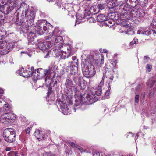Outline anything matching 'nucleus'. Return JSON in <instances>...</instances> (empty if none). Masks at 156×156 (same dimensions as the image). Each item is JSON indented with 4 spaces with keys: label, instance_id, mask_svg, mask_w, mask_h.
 <instances>
[{
    "label": "nucleus",
    "instance_id": "774afa93",
    "mask_svg": "<svg viewBox=\"0 0 156 156\" xmlns=\"http://www.w3.org/2000/svg\"><path fill=\"white\" fill-rule=\"evenodd\" d=\"M127 156H133V155L131 154H128L127 155Z\"/></svg>",
    "mask_w": 156,
    "mask_h": 156
},
{
    "label": "nucleus",
    "instance_id": "ea45409f",
    "mask_svg": "<svg viewBox=\"0 0 156 156\" xmlns=\"http://www.w3.org/2000/svg\"><path fill=\"white\" fill-rule=\"evenodd\" d=\"M138 41V39L136 38H134L133 40L130 43L131 45L134 44L136 43Z\"/></svg>",
    "mask_w": 156,
    "mask_h": 156
},
{
    "label": "nucleus",
    "instance_id": "c03bdc74",
    "mask_svg": "<svg viewBox=\"0 0 156 156\" xmlns=\"http://www.w3.org/2000/svg\"><path fill=\"white\" fill-rule=\"evenodd\" d=\"M139 95H136L135 97V102L137 103H138L139 102Z\"/></svg>",
    "mask_w": 156,
    "mask_h": 156
},
{
    "label": "nucleus",
    "instance_id": "4468645a",
    "mask_svg": "<svg viewBox=\"0 0 156 156\" xmlns=\"http://www.w3.org/2000/svg\"><path fill=\"white\" fill-rule=\"evenodd\" d=\"M45 23L44 21H41L38 24H37L35 27V30L40 35H42L44 33V32L42 30V27Z\"/></svg>",
    "mask_w": 156,
    "mask_h": 156
},
{
    "label": "nucleus",
    "instance_id": "a211bd4d",
    "mask_svg": "<svg viewBox=\"0 0 156 156\" xmlns=\"http://www.w3.org/2000/svg\"><path fill=\"white\" fill-rule=\"evenodd\" d=\"M109 69H108V68H105V76L107 78L109 79V82L112 83V81L113 80L114 76L112 74V73H113L112 71H108V70Z\"/></svg>",
    "mask_w": 156,
    "mask_h": 156
},
{
    "label": "nucleus",
    "instance_id": "49530a36",
    "mask_svg": "<svg viewBox=\"0 0 156 156\" xmlns=\"http://www.w3.org/2000/svg\"><path fill=\"white\" fill-rule=\"evenodd\" d=\"M93 154L94 156H100V155L99 152L97 151H96L94 152Z\"/></svg>",
    "mask_w": 156,
    "mask_h": 156
},
{
    "label": "nucleus",
    "instance_id": "a18cd8bd",
    "mask_svg": "<svg viewBox=\"0 0 156 156\" xmlns=\"http://www.w3.org/2000/svg\"><path fill=\"white\" fill-rule=\"evenodd\" d=\"M52 91V88L51 87H49L48 89V94L47 95V97L49 96V95L50 94H51Z\"/></svg>",
    "mask_w": 156,
    "mask_h": 156
},
{
    "label": "nucleus",
    "instance_id": "9d476101",
    "mask_svg": "<svg viewBox=\"0 0 156 156\" xmlns=\"http://www.w3.org/2000/svg\"><path fill=\"white\" fill-rule=\"evenodd\" d=\"M12 5V6L7 4H5L0 6V11L4 14H7L16 8Z\"/></svg>",
    "mask_w": 156,
    "mask_h": 156
},
{
    "label": "nucleus",
    "instance_id": "aec40b11",
    "mask_svg": "<svg viewBox=\"0 0 156 156\" xmlns=\"http://www.w3.org/2000/svg\"><path fill=\"white\" fill-rule=\"evenodd\" d=\"M151 32H153V30H148L145 31L144 29H141L137 31V34H142L143 35L148 36L151 34Z\"/></svg>",
    "mask_w": 156,
    "mask_h": 156
},
{
    "label": "nucleus",
    "instance_id": "412c9836",
    "mask_svg": "<svg viewBox=\"0 0 156 156\" xmlns=\"http://www.w3.org/2000/svg\"><path fill=\"white\" fill-rule=\"evenodd\" d=\"M76 17L77 20L76 22V24L80 23V21L82 20L84 18V16L83 14L78 13L76 14Z\"/></svg>",
    "mask_w": 156,
    "mask_h": 156
},
{
    "label": "nucleus",
    "instance_id": "0e129e2a",
    "mask_svg": "<svg viewBox=\"0 0 156 156\" xmlns=\"http://www.w3.org/2000/svg\"><path fill=\"white\" fill-rule=\"evenodd\" d=\"M26 30H27L26 31H25V30H24V32H25V33H27V32H28V31L27 30V27H26L25 28Z\"/></svg>",
    "mask_w": 156,
    "mask_h": 156
},
{
    "label": "nucleus",
    "instance_id": "a19ab883",
    "mask_svg": "<svg viewBox=\"0 0 156 156\" xmlns=\"http://www.w3.org/2000/svg\"><path fill=\"white\" fill-rule=\"evenodd\" d=\"M108 27H111L114 24V22L113 21V23L110 21H109L108 23H106Z\"/></svg>",
    "mask_w": 156,
    "mask_h": 156
},
{
    "label": "nucleus",
    "instance_id": "c85d7f7f",
    "mask_svg": "<svg viewBox=\"0 0 156 156\" xmlns=\"http://www.w3.org/2000/svg\"><path fill=\"white\" fill-rule=\"evenodd\" d=\"M120 18L122 20L130 19V17H129V14L126 13L121 14Z\"/></svg>",
    "mask_w": 156,
    "mask_h": 156
},
{
    "label": "nucleus",
    "instance_id": "f8f14e48",
    "mask_svg": "<svg viewBox=\"0 0 156 156\" xmlns=\"http://www.w3.org/2000/svg\"><path fill=\"white\" fill-rule=\"evenodd\" d=\"M38 47L40 50L42 51L45 50L48 48L51 47V45L48 44L46 45L47 42L45 41L40 39L38 40Z\"/></svg>",
    "mask_w": 156,
    "mask_h": 156
},
{
    "label": "nucleus",
    "instance_id": "4be33fe9",
    "mask_svg": "<svg viewBox=\"0 0 156 156\" xmlns=\"http://www.w3.org/2000/svg\"><path fill=\"white\" fill-rule=\"evenodd\" d=\"M138 13H140V11L132 10L129 14V17H130V18L131 17L137 18L138 16L137 14Z\"/></svg>",
    "mask_w": 156,
    "mask_h": 156
},
{
    "label": "nucleus",
    "instance_id": "5701e85b",
    "mask_svg": "<svg viewBox=\"0 0 156 156\" xmlns=\"http://www.w3.org/2000/svg\"><path fill=\"white\" fill-rule=\"evenodd\" d=\"M107 20V17L103 14L99 15L97 17V20L99 22H103Z\"/></svg>",
    "mask_w": 156,
    "mask_h": 156
},
{
    "label": "nucleus",
    "instance_id": "79ce46f5",
    "mask_svg": "<svg viewBox=\"0 0 156 156\" xmlns=\"http://www.w3.org/2000/svg\"><path fill=\"white\" fill-rule=\"evenodd\" d=\"M150 58L146 56H144V63H147V62L148 60Z\"/></svg>",
    "mask_w": 156,
    "mask_h": 156
},
{
    "label": "nucleus",
    "instance_id": "603ef678",
    "mask_svg": "<svg viewBox=\"0 0 156 156\" xmlns=\"http://www.w3.org/2000/svg\"><path fill=\"white\" fill-rule=\"evenodd\" d=\"M42 27H43L42 30L44 32V33L45 32V31H46L47 29L48 30V29H47V27L46 26L44 25V26H42Z\"/></svg>",
    "mask_w": 156,
    "mask_h": 156
},
{
    "label": "nucleus",
    "instance_id": "2f4dec72",
    "mask_svg": "<svg viewBox=\"0 0 156 156\" xmlns=\"http://www.w3.org/2000/svg\"><path fill=\"white\" fill-rule=\"evenodd\" d=\"M6 32L4 30H0V40H2L6 34Z\"/></svg>",
    "mask_w": 156,
    "mask_h": 156
},
{
    "label": "nucleus",
    "instance_id": "9b49d317",
    "mask_svg": "<svg viewBox=\"0 0 156 156\" xmlns=\"http://www.w3.org/2000/svg\"><path fill=\"white\" fill-rule=\"evenodd\" d=\"M55 37H54V38ZM63 41L62 37L60 36H58L55 38V40H54V44L55 45V47L54 48H52V50L53 51L55 50V49H60L61 48L66 47L65 45H63L62 44Z\"/></svg>",
    "mask_w": 156,
    "mask_h": 156
},
{
    "label": "nucleus",
    "instance_id": "dca6fc26",
    "mask_svg": "<svg viewBox=\"0 0 156 156\" xmlns=\"http://www.w3.org/2000/svg\"><path fill=\"white\" fill-rule=\"evenodd\" d=\"M78 81H77L76 84L80 87L81 89L82 90H84L86 87V83L83 80L82 77H79L77 79Z\"/></svg>",
    "mask_w": 156,
    "mask_h": 156
},
{
    "label": "nucleus",
    "instance_id": "09e8293b",
    "mask_svg": "<svg viewBox=\"0 0 156 156\" xmlns=\"http://www.w3.org/2000/svg\"><path fill=\"white\" fill-rule=\"evenodd\" d=\"M4 17L0 15V26L1 25L2 23L3 22Z\"/></svg>",
    "mask_w": 156,
    "mask_h": 156
},
{
    "label": "nucleus",
    "instance_id": "423d86ee",
    "mask_svg": "<svg viewBox=\"0 0 156 156\" xmlns=\"http://www.w3.org/2000/svg\"><path fill=\"white\" fill-rule=\"evenodd\" d=\"M82 71L84 76L87 78L92 77L96 73L95 67L90 62L87 66L83 67Z\"/></svg>",
    "mask_w": 156,
    "mask_h": 156
},
{
    "label": "nucleus",
    "instance_id": "69168bd1",
    "mask_svg": "<svg viewBox=\"0 0 156 156\" xmlns=\"http://www.w3.org/2000/svg\"><path fill=\"white\" fill-rule=\"evenodd\" d=\"M154 13L155 15H156V8L154 9Z\"/></svg>",
    "mask_w": 156,
    "mask_h": 156
},
{
    "label": "nucleus",
    "instance_id": "2eb2a0df",
    "mask_svg": "<svg viewBox=\"0 0 156 156\" xmlns=\"http://www.w3.org/2000/svg\"><path fill=\"white\" fill-rule=\"evenodd\" d=\"M17 73L21 76L24 77H28L30 76V71L24 70V68H22L19 69Z\"/></svg>",
    "mask_w": 156,
    "mask_h": 156
},
{
    "label": "nucleus",
    "instance_id": "052dcab7",
    "mask_svg": "<svg viewBox=\"0 0 156 156\" xmlns=\"http://www.w3.org/2000/svg\"><path fill=\"white\" fill-rule=\"evenodd\" d=\"M70 13L69 12V13L68 14V15L69 16H71V17H74V15H73V14H70Z\"/></svg>",
    "mask_w": 156,
    "mask_h": 156
},
{
    "label": "nucleus",
    "instance_id": "bf43d9fd",
    "mask_svg": "<svg viewBox=\"0 0 156 156\" xmlns=\"http://www.w3.org/2000/svg\"><path fill=\"white\" fill-rule=\"evenodd\" d=\"M51 133V132L49 130H47V136L49 135Z\"/></svg>",
    "mask_w": 156,
    "mask_h": 156
},
{
    "label": "nucleus",
    "instance_id": "6ab92c4d",
    "mask_svg": "<svg viewBox=\"0 0 156 156\" xmlns=\"http://www.w3.org/2000/svg\"><path fill=\"white\" fill-rule=\"evenodd\" d=\"M156 82V78L154 77H152L149 79L146 82V84L148 87L151 88L153 87Z\"/></svg>",
    "mask_w": 156,
    "mask_h": 156
},
{
    "label": "nucleus",
    "instance_id": "58836bf2",
    "mask_svg": "<svg viewBox=\"0 0 156 156\" xmlns=\"http://www.w3.org/2000/svg\"><path fill=\"white\" fill-rule=\"evenodd\" d=\"M137 15L138 16L137 18H139L140 19H141L144 17V13L143 12H141L140 11V13L138 14Z\"/></svg>",
    "mask_w": 156,
    "mask_h": 156
},
{
    "label": "nucleus",
    "instance_id": "39448f33",
    "mask_svg": "<svg viewBox=\"0 0 156 156\" xmlns=\"http://www.w3.org/2000/svg\"><path fill=\"white\" fill-rule=\"evenodd\" d=\"M3 136L5 141L9 143H12L15 140L16 134L13 129L7 128L4 131Z\"/></svg>",
    "mask_w": 156,
    "mask_h": 156
},
{
    "label": "nucleus",
    "instance_id": "f3484780",
    "mask_svg": "<svg viewBox=\"0 0 156 156\" xmlns=\"http://www.w3.org/2000/svg\"><path fill=\"white\" fill-rule=\"evenodd\" d=\"M50 31L51 30L50 29H48L47 33H48L49 34V36H51V38H53L56 37V36L58 35L59 30L58 27H55L54 30L51 33V32Z\"/></svg>",
    "mask_w": 156,
    "mask_h": 156
},
{
    "label": "nucleus",
    "instance_id": "72a5a7b5",
    "mask_svg": "<svg viewBox=\"0 0 156 156\" xmlns=\"http://www.w3.org/2000/svg\"><path fill=\"white\" fill-rule=\"evenodd\" d=\"M69 144L70 146H71L73 147H75L78 148V149H80V147H79L77 144H75L73 142H70L69 143Z\"/></svg>",
    "mask_w": 156,
    "mask_h": 156
},
{
    "label": "nucleus",
    "instance_id": "393cba45",
    "mask_svg": "<svg viewBox=\"0 0 156 156\" xmlns=\"http://www.w3.org/2000/svg\"><path fill=\"white\" fill-rule=\"evenodd\" d=\"M23 0H13V1H12L11 5H13V7H18L19 5H20V6L21 5V3Z\"/></svg>",
    "mask_w": 156,
    "mask_h": 156
},
{
    "label": "nucleus",
    "instance_id": "e433bc0d",
    "mask_svg": "<svg viewBox=\"0 0 156 156\" xmlns=\"http://www.w3.org/2000/svg\"><path fill=\"white\" fill-rule=\"evenodd\" d=\"M45 136L44 135H43L42 133L37 138L39 141H42L45 140Z\"/></svg>",
    "mask_w": 156,
    "mask_h": 156
},
{
    "label": "nucleus",
    "instance_id": "20e7f679",
    "mask_svg": "<svg viewBox=\"0 0 156 156\" xmlns=\"http://www.w3.org/2000/svg\"><path fill=\"white\" fill-rule=\"evenodd\" d=\"M61 48L58 49H55V50L54 51H55V53L57 55V56L58 57L60 56V58L62 59H65L66 58L68 59V61L69 62H68V66L70 68V65H69L70 62L71 61H73V60L72 59V58L73 57H76V59L78 60L76 58V56H72L71 57V48L69 47V48H68L67 49V53L66 51H64L63 50H61Z\"/></svg>",
    "mask_w": 156,
    "mask_h": 156
},
{
    "label": "nucleus",
    "instance_id": "c756f323",
    "mask_svg": "<svg viewBox=\"0 0 156 156\" xmlns=\"http://www.w3.org/2000/svg\"><path fill=\"white\" fill-rule=\"evenodd\" d=\"M11 106L7 103L4 105V106L3 107L2 110L4 112L7 111H9L11 109Z\"/></svg>",
    "mask_w": 156,
    "mask_h": 156
},
{
    "label": "nucleus",
    "instance_id": "c9c22d12",
    "mask_svg": "<svg viewBox=\"0 0 156 156\" xmlns=\"http://www.w3.org/2000/svg\"><path fill=\"white\" fill-rule=\"evenodd\" d=\"M41 131L40 130H36L34 133V135L36 138L37 139V138L41 134Z\"/></svg>",
    "mask_w": 156,
    "mask_h": 156
},
{
    "label": "nucleus",
    "instance_id": "e2e57ef3",
    "mask_svg": "<svg viewBox=\"0 0 156 156\" xmlns=\"http://www.w3.org/2000/svg\"><path fill=\"white\" fill-rule=\"evenodd\" d=\"M122 9L124 11H126L127 10V9L126 8V7L125 5L124 7Z\"/></svg>",
    "mask_w": 156,
    "mask_h": 156
},
{
    "label": "nucleus",
    "instance_id": "37998d69",
    "mask_svg": "<svg viewBox=\"0 0 156 156\" xmlns=\"http://www.w3.org/2000/svg\"><path fill=\"white\" fill-rule=\"evenodd\" d=\"M105 8L104 5V4H99L98 9H99V10H102L103 9Z\"/></svg>",
    "mask_w": 156,
    "mask_h": 156
},
{
    "label": "nucleus",
    "instance_id": "f257e3e1",
    "mask_svg": "<svg viewBox=\"0 0 156 156\" xmlns=\"http://www.w3.org/2000/svg\"><path fill=\"white\" fill-rule=\"evenodd\" d=\"M15 16L12 19V21L17 26H21L23 22L21 20H19L18 16L20 15L21 18L23 19L24 17L28 27L33 25L34 20L35 18L34 12L33 11H28V7L25 3L21 4L20 7L17 9L15 13Z\"/></svg>",
    "mask_w": 156,
    "mask_h": 156
},
{
    "label": "nucleus",
    "instance_id": "13d9d810",
    "mask_svg": "<svg viewBox=\"0 0 156 156\" xmlns=\"http://www.w3.org/2000/svg\"><path fill=\"white\" fill-rule=\"evenodd\" d=\"M141 87V84H139L137 86L136 88V89L137 90L138 89H139V88H140Z\"/></svg>",
    "mask_w": 156,
    "mask_h": 156
},
{
    "label": "nucleus",
    "instance_id": "864d4df0",
    "mask_svg": "<svg viewBox=\"0 0 156 156\" xmlns=\"http://www.w3.org/2000/svg\"><path fill=\"white\" fill-rule=\"evenodd\" d=\"M4 91L3 90L0 89V98H2V94H3Z\"/></svg>",
    "mask_w": 156,
    "mask_h": 156
},
{
    "label": "nucleus",
    "instance_id": "3c124183",
    "mask_svg": "<svg viewBox=\"0 0 156 156\" xmlns=\"http://www.w3.org/2000/svg\"><path fill=\"white\" fill-rule=\"evenodd\" d=\"M104 79H105V77L104 76L102 78V80H101V82L100 83V84H99L100 85H101V86L103 85V84H104Z\"/></svg>",
    "mask_w": 156,
    "mask_h": 156
},
{
    "label": "nucleus",
    "instance_id": "4c0bfd02",
    "mask_svg": "<svg viewBox=\"0 0 156 156\" xmlns=\"http://www.w3.org/2000/svg\"><path fill=\"white\" fill-rule=\"evenodd\" d=\"M85 13L84 14V17L87 16H89L90 14H91V12H90V11H88V10L86 9L85 10Z\"/></svg>",
    "mask_w": 156,
    "mask_h": 156
},
{
    "label": "nucleus",
    "instance_id": "cd10ccee",
    "mask_svg": "<svg viewBox=\"0 0 156 156\" xmlns=\"http://www.w3.org/2000/svg\"><path fill=\"white\" fill-rule=\"evenodd\" d=\"M95 95H92V96L91 95L87 94L86 96V98L87 100L90 103H92L93 102H95V101H94V98H95Z\"/></svg>",
    "mask_w": 156,
    "mask_h": 156
},
{
    "label": "nucleus",
    "instance_id": "f03ea898",
    "mask_svg": "<svg viewBox=\"0 0 156 156\" xmlns=\"http://www.w3.org/2000/svg\"><path fill=\"white\" fill-rule=\"evenodd\" d=\"M72 59L73 61H70L69 63L70 69L71 70V73L67 75L65 83L66 87L67 88L71 89V90L72 88L75 87V85L72 80V78L76 83L78 76L76 75L77 73L78 69V60L76 59V57H73Z\"/></svg>",
    "mask_w": 156,
    "mask_h": 156
},
{
    "label": "nucleus",
    "instance_id": "473e14b6",
    "mask_svg": "<svg viewBox=\"0 0 156 156\" xmlns=\"http://www.w3.org/2000/svg\"><path fill=\"white\" fill-rule=\"evenodd\" d=\"M7 155L9 156H18L17 152L14 151L9 152L8 153Z\"/></svg>",
    "mask_w": 156,
    "mask_h": 156
},
{
    "label": "nucleus",
    "instance_id": "5fc2aeb1",
    "mask_svg": "<svg viewBox=\"0 0 156 156\" xmlns=\"http://www.w3.org/2000/svg\"><path fill=\"white\" fill-rule=\"evenodd\" d=\"M55 5H57V6H58V8H60L61 7V4L60 2H59V1H58V2H57L55 3Z\"/></svg>",
    "mask_w": 156,
    "mask_h": 156
},
{
    "label": "nucleus",
    "instance_id": "4d7b16f0",
    "mask_svg": "<svg viewBox=\"0 0 156 156\" xmlns=\"http://www.w3.org/2000/svg\"><path fill=\"white\" fill-rule=\"evenodd\" d=\"M46 52H47V54L45 56V58H47L48 57V56L49 55V53H50V52L49 51L47 52V51Z\"/></svg>",
    "mask_w": 156,
    "mask_h": 156
},
{
    "label": "nucleus",
    "instance_id": "6e6552de",
    "mask_svg": "<svg viewBox=\"0 0 156 156\" xmlns=\"http://www.w3.org/2000/svg\"><path fill=\"white\" fill-rule=\"evenodd\" d=\"M15 118L14 114L11 113H5L1 116L0 121L5 125L12 122Z\"/></svg>",
    "mask_w": 156,
    "mask_h": 156
},
{
    "label": "nucleus",
    "instance_id": "f704fd0d",
    "mask_svg": "<svg viewBox=\"0 0 156 156\" xmlns=\"http://www.w3.org/2000/svg\"><path fill=\"white\" fill-rule=\"evenodd\" d=\"M132 2V3H134V5L135 6H136L137 5L139 4L140 5H141L142 4L140 1V0H130Z\"/></svg>",
    "mask_w": 156,
    "mask_h": 156
},
{
    "label": "nucleus",
    "instance_id": "680f3d73",
    "mask_svg": "<svg viewBox=\"0 0 156 156\" xmlns=\"http://www.w3.org/2000/svg\"><path fill=\"white\" fill-rule=\"evenodd\" d=\"M22 135H21V136H20V137H19L20 139V140H22L23 141H24V140L22 139Z\"/></svg>",
    "mask_w": 156,
    "mask_h": 156
},
{
    "label": "nucleus",
    "instance_id": "7ed1b4c3",
    "mask_svg": "<svg viewBox=\"0 0 156 156\" xmlns=\"http://www.w3.org/2000/svg\"><path fill=\"white\" fill-rule=\"evenodd\" d=\"M30 70V76L32 77L34 80L39 78V76L41 75V76L44 77L47 76L45 78V81H46L47 80L49 79L50 76L51 75V72L50 69L44 70L42 68H39L36 71V70H34L33 67H31Z\"/></svg>",
    "mask_w": 156,
    "mask_h": 156
},
{
    "label": "nucleus",
    "instance_id": "7c9ffc66",
    "mask_svg": "<svg viewBox=\"0 0 156 156\" xmlns=\"http://www.w3.org/2000/svg\"><path fill=\"white\" fill-rule=\"evenodd\" d=\"M51 38V36L50 39L51 41H45L47 42V43L46 44V45H48V44L51 45V47L54 44V38Z\"/></svg>",
    "mask_w": 156,
    "mask_h": 156
},
{
    "label": "nucleus",
    "instance_id": "b1692460",
    "mask_svg": "<svg viewBox=\"0 0 156 156\" xmlns=\"http://www.w3.org/2000/svg\"><path fill=\"white\" fill-rule=\"evenodd\" d=\"M98 8V7H97L96 6H91L90 9L91 14H95L97 13L99 11Z\"/></svg>",
    "mask_w": 156,
    "mask_h": 156
},
{
    "label": "nucleus",
    "instance_id": "ddd939ff",
    "mask_svg": "<svg viewBox=\"0 0 156 156\" xmlns=\"http://www.w3.org/2000/svg\"><path fill=\"white\" fill-rule=\"evenodd\" d=\"M59 104L60 105V108L63 112V113L64 115H68L69 114L70 110L66 104L65 103L60 101H59Z\"/></svg>",
    "mask_w": 156,
    "mask_h": 156
},
{
    "label": "nucleus",
    "instance_id": "0eeeda50",
    "mask_svg": "<svg viewBox=\"0 0 156 156\" xmlns=\"http://www.w3.org/2000/svg\"><path fill=\"white\" fill-rule=\"evenodd\" d=\"M13 47L12 43H7L3 42L0 44V53L1 55H4L8 54Z\"/></svg>",
    "mask_w": 156,
    "mask_h": 156
},
{
    "label": "nucleus",
    "instance_id": "de8ad7c7",
    "mask_svg": "<svg viewBox=\"0 0 156 156\" xmlns=\"http://www.w3.org/2000/svg\"><path fill=\"white\" fill-rule=\"evenodd\" d=\"M109 91L108 90H107L106 92H105V97L106 98H109Z\"/></svg>",
    "mask_w": 156,
    "mask_h": 156
},
{
    "label": "nucleus",
    "instance_id": "6e6d98bb",
    "mask_svg": "<svg viewBox=\"0 0 156 156\" xmlns=\"http://www.w3.org/2000/svg\"><path fill=\"white\" fill-rule=\"evenodd\" d=\"M30 131V129L29 127H28L26 130L27 134H29Z\"/></svg>",
    "mask_w": 156,
    "mask_h": 156
},
{
    "label": "nucleus",
    "instance_id": "1a4fd4ad",
    "mask_svg": "<svg viewBox=\"0 0 156 156\" xmlns=\"http://www.w3.org/2000/svg\"><path fill=\"white\" fill-rule=\"evenodd\" d=\"M93 60L94 63L97 65L99 64L100 66H101L104 63V58L102 54L97 53L96 54L93 55Z\"/></svg>",
    "mask_w": 156,
    "mask_h": 156
},
{
    "label": "nucleus",
    "instance_id": "8fccbe9b",
    "mask_svg": "<svg viewBox=\"0 0 156 156\" xmlns=\"http://www.w3.org/2000/svg\"><path fill=\"white\" fill-rule=\"evenodd\" d=\"M44 156H54L51 153H45L43 155Z\"/></svg>",
    "mask_w": 156,
    "mask_h": 156
},
{
    "label": "nucleus",
    "instance_id": "338daca9",
    "mask_svg": "<svg viewBox=\"0 0 156 156\" xmlns=\"http://www.w3.org/2000/svg\"><path fill=\"white\" fill-rule=\"evenodd\" d=\"M2 1H3V2H4L5 3H6L7 2H9V1L7 0H2Z\"/></svg>",
    "mask_w": 156,
    "mask_h": 156
},
{
    "label": "nucleus",
    "instance_id": "bb28decb",
    "mask_svg": "<svg viewBox=\"0 0 156 156\" xmlns=\"http://www.w3.org/2000/svg\"><path fill=\"white\" fill-rule=\"evenodd\" d=\"M102 86L99 85L95 89V94L98 96H100L101 94V86Z\"/></svg>",
    "mask_w": 156,
    "mask_h": 156
},
{
    "label": "nucleus",
    "instance_id": "a878e982",
    "mask_svg": "<svg viewBox=\"0 0 156 156\" xmlns=\"http://www.w3.org/2000/svg\"><path fill=\"white\" fill-rule=\"evenodd\" d=\"M36 37L34 33H30L28 37L29 42L32 43L34 41Z\"/></svg>",
    "mask_w": 156,
    "mask_h": 156
}]
</instances>
